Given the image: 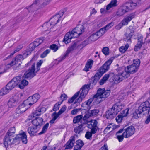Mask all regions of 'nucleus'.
Returning a JSON list of instances; mask_svg holds the SVG:
<instances>
[{"instance_id": "f257e3e1", "label": "nucleus", "mask_w": 150, "mask_h": 150, "mask_svg": "<svg viewBox=\"0 0 150 150\" xmlns=\"http://www.w3.org/2000/svg\"><path fill=\"white\" fill-rule=\"evenodd\" d=\"M110 90H105V88H98L96 94L93 96L92 98L89 99L87 101H85L84 103H83L82 106L83 107L84 106L86 105L89 107V109H90V106L91 103L94 99L101 98L102 100L100 101L104 100L105 98L108 97L110 95Z\"/></svg>"}, {"instance_id": "f03ea898", "label": "nucleus", "mask_w": 150, "mask_h": 150, "mask_svg": "<svg viewBox=\"0 0 150 150\" xmlns=\"http://www.w3.org/2000/svg\"><path fill=\"white\" fill-rule=\"evenodd\" d=\"M140 0H129L123 4L117 12V16H122L131 10L134 9L137 6V1Z\"/></svg>"}, {"instance_id": "7ed1b4c3", "label": "nucleus", "mask_w": 150, "mask_h": 150, "mask_svg": "<svg viewBox=\"0 0 150 150\" xmlns=\"http://www.w3.org/2000/svg\"><path fill=\"white\" fill-rule=\"evenodd\" d=\"M16 131L14 127H11L8 131L4 139V145L6 148L8 147V145H11L12 141L14 139V134Z\"/></svg>"}, {"instance_id": "20e7f679", "label": "nucleus", "mask_w": 150, "mask_h": 150, "mask_svg": "<svg viewBox=\"0 0 150 150\" xmlns=\"http://www.w3.org/2000/svg\"><path fill=\"white\" fill-rule=\"evenodd\" d=\"M118 74H114L115 79L117 81V83L122 81L124 79L128 77V74H127L126 67L124 66L119 67L115 69Z\"/></svg>"}, {"instance_id": "39448f33", "label": "nucleus", "mask_w": 150, "mask_h": 150, "mask_svg": "<svg viewBox=\"0 0 150 150\" xmlns=\"http://www.w3.org/2000/svg\"><path fill=\"white\" fill-rule=\"evenodd\" d=\"M146 107L144 102L141 104L138 109H136L133 113L132 117L135 119H138L141 117L140 115L142 113L144 115L146 114H148L149 112Z\"/></svg>"}, {"instance_id": "423d86ee", "label": "nucleus", "mask_w": 150, "mask_h": 150, "mask_svg": "<svg viewBox=\"0 0 150 150\" xmlns=\"http://www.w3.org/2000/svg\"><path fill=\"white\" fill-rule=\"evenodd\" d=\"M99 76L98 73H96L94 76H92L90 79L89 83L87 85H84L82 86L81 89H83L85 91L86 93H88V91L89 88H93V86L95 85L97 83V82L100 78Z\"/></svg>"}, {"instance_id": "0eeeda50", "label": "nucleus", "mask_w": 150, "mask_h": 150, "mask_svg": "<svg viewBox=\"0 0 150 150\" xmlns=\"http://www.w3.org/2000/svg\"><path fill=\"white\" fill-rule=\"evenodd\" d=\"M114 59V57H111L100 67L98 72L96 73L98 74L99 76L101 77L105 73L109 70L110 65Z\"/></svg>"}, {"instance_id": "6e6552de", "label": "nucleus", "mask_w": 150, "mask_h": 150, "mask_svg": "<svg viewBox=\"0 0 150 150\" xmlns=\"http://www.w3.org/2000/svg\"><path fill=\"white\" fill-rule=\"evenodd\" d=\"M26 132L21 130L19 134L16 135L12 141V144L18 143L20 140L24 144H26L27 143V136Z\"/></svg>"}, {"instance_id": "1a4fd4ad", "label": "nucleus", "mask_w": 150, "mask_h": 150, "mask_svg": "<svg viewBox=\"0 0 150 150\" xmlns=\"http://www.w3.org/2000/svg\"><path fill=\"white\" fill-rule=\"evenodd\" d=\"M40 95L38 93H35L32 96L29 97L28 99L23 103L25 106L29 105V107L36 103L40 98Z\"/></svg>"}, {"instance_id": "9d476101", "label": "nucleus", "mask_w": 150, "mask_h": 150, "mask_svg": "<svg viewBox=\"0 0 150 150\" xmlns=\"http://www.w3.org/2000/svg\"><path fill=\"white\" fill-rule=\"evenodd\" d=\"M67 10V8H65L64 9L60 10L58 13L57 14L53 16V18L55 19H57V20L56 22H54V23H53L52 21L51 22V23H49L48 22H46L43 24L42 26L45 27L46 26L47 27V26L49 25V24H50V25H55L56 24L59 22V21L60 20V18L63 16L64 13Z\"/></svg>"}, {"instance_id": "9b49d317", "label": "nucleus", "mask_w": 150, "mask_h": 150, "mask_svg": "<svg viewBox=\"0 0 150 150\" xmlns=\"http://www.w3.org/2000/svg\"><path fill=\"white\" fill-rule=\"evenodd\" d=\"M35 64H33L31 67L29 68L24 73L23 76L25 79H30L36 76V70L34 68Z\"/></svg>"}, {"instance_id": "f8f14e48", "label": "nucleus", "mask_w": 150, "mask_h": 150, "mask_svg": "<svg viewBox=\"0 0 150 150\" xmlns=\"http://www.w3.org/2000/svg\"><path fill=\"white\" fill-rule=\"evenodd\" d=\"M77 44L76 42L74 43L72 45L69 47L67 49L65 54L62 56H61L57 59L58 61L61 62L71 52L76 49Z\"/></svg>"}, {"instance_id": "ddd939ff", "label": "nucleus", "mask_w": 150, "mask_h": 150, "mask_svg": "<svg viewBox=\"0 0 150 150\" xmlns=\"http://www.w3.org/2000/svg\"><path fill=\"white\" fill-rule=\"evenodd\" d=\"M84 27L83 25H78L72 30L71 31L74 37L76 38L79 36L83 32Z\"/></svg>"}, {"instance_id": "4468645a", "label": "nucleus", "mask_w": 150, "mask_h": 150, "mask_svg": "<svg viewBox=\"0 0 150 150\" xmlns=\"http://www.w3.org/2000/svg\"><path fill=\"white\" fill-rule=\"evenodd\" d=\"M124 130L123 135H125V138H128L134 134L135 128L134 126H130L126 128H125Z\"/></svg>"}, {"instance_id": "2eb2a0df", "label": "nucleus", "mask_w": 150, "mask_h": 150, "mask_svg": "<svg viewBox=\"0 0 150 150\" xmlns=\"http://www.w3.org/2000/svg\"><path fill=\"white\" fill-rule=\"evenodd\" d=\"M31 122L34 126H35L38 129H40L44 124L45 122L43 121L42 118L36 117L31 121Z\"/></svg>"}, {"instance_id": "dca6fc26", "label": "nucleus", "mask_w": 150, "mask_h": 150, "mask_svg": "<svg viewBox=\"0 0 150 150\" xmlns=\"http://www.w3.org/2000/svg\"><path fill=\"white\" fill-rule=\"evenodd\" d=\"M109 77H110V83L115 84L117 83V81L115 79L114 73L109 72L108 74H105L102 78L106 81Z\"/></svg>"}, {"instance_id": "f3484780", "label": "nucleus", "mask_w": 150, "mask_h": 150, "mask_svg": "<svg viewBox=\"0 0 150 150\" xmlns=\"http://www.w3.org/2000/svg\"><path fill=\"white\" fill-rule=\"evenodd\" d=\"M99 112V110L98 109H94L91 110H88L86 112L83 119L84 121L86 120L90 117L96 115Z\"/></svg>"}, {"instance_id": "a211bd4d", "label": "nucleus", "mask_w": 150, "mask_h": 150, "mask_svg": "<svg viewBox=\"0 0 150 150\" xmlns=\"http://www.w3.org/2000/svg\"><path fill=\"white\" fill-rule=\"evenodd\" d=\"M75 136L77 137H78L77 134H76L70 137L69 139L66 143L65 145V149H71L73 147L75 143Z\"/></svg>"}, {"instance_id": "6ab92c4d", "label": "nucleus", "mask_w": 150, "mask_h": 150, "mask_svg": "<svg viewBox=\"0 0 150 150\" xmlns=\"http://www.w3.org/2000/svg\"><path fill=\"white\" fill-rule=\"evenodd\" d=\"M25 106L23 103L20 104L16 109L14 115H16V116L18 117L25 112L27 109L26 108H25Z\"/></svg>"}, {"instance_id": "aec40b11", "label": "nucleus", "mask_w": 150, "mask_h": 150, "mask_svg": "<svg viewBox=\"0 0 150 150\" xmlns=\"http://www.w3.org/2000/svg\"><path fill=\"white\" fill-rule=\"evenodd\" d=\"M125 106V104L121 102V100L120 99L118 102H116L112 106V108L117 114Z\"/></svg>"}, {"instance_id": "412c9836", "label": "nucleus", "mask_w": 150, "mask_h": 150, "mask_svg": "<svg viewBox=\"0 0 150 150\" xmlns=\"http://www.w3.org/2000/svg\"><path fill=\"white\" fill-rule=\"evenodd\" d=\"M117 114V112L112 108L106 111L105 117L107 119H111L114 118Z\"/></svg>"}, {"instance_id": "4be33fe9", "label": "nucleus", "mask_w": 150, "mask_h": 150, "mask_svg": "<svg viewBox=\"0 0 150 150\" xmlns=\"http://www.w3.org/2000/svg\"><path fill=\"white\" fill-rule=\"evenodd\" d=\"M71 31H69L65 34L63 39V42L66 44L69 43L72 38H75Z\"/></svg>"}, {"instance_id": "5701e85b", "label": "nucleus", "mask_w": 150, "mask_h": 150, "mask_svg": "<svg viewBox=\"0 0 150 150\" xmlns=\"http://www.w3.org/2000/svg\"><path fill=\"white\" fill-rule=\"evenodd\" d=\"M46 110L45 108L39 107L36 109V110L33 112V117L35 116H38L44 113Z\"/></svg>"}, {"instance_id": "b1692460", "label": "nucleus", "mask_w": 150, "mask_h": 150, "mask_svg": "<svg viewBox=\"0 0 150 150\" xmlns=\"http://www.w3.org/2000/svg\"><path fill=\"white\" fill-rule=\"evenodd\" d=\"M51 0H35L32 4L30 6L31 7L33 5L37 4L38 2L40 3V6L41 7H43L48 5Z\"/></svg>"}, {"instance_id": "393cba45", "label": "nucleus", "mask_w": 150, "mask_h": 150, "mask_svg": "<svg viewBox=\"0 0 150 150\" xmlns=\"http://www.w3.org/2000/svg\"><path fill=\"white\" fill-rule=\"evenodd\" d=\"M127 74H128V77L130 74H134L136 73L138 69L135 67L132 64L127 66L126 67Z\"/></svg>"}, {"instance_id": "a878e982", "label": "nucleus", "mask_w": 150, "mask_h": 150, "mask_svg": "<svg viewBox=\"0 0 150 150\" xmlns=\"http://www.w3.org/2000/svg\"><path fill=\"white\" fill-rule=\"evenodd\" d=\"M79 126L76 127L74 129V131L76 134H80L82 132L83 129L85 127L84 126L86 125V122H83L81 124H79Z\"/></svg>"}, {"instance_id": "bb28decb", "label": "nucleus", "mask_w": 150, "mask_h": 150, "mask_svg": "<svg viewBox=\"0 0 150 150\" xmlns=\"http://www.w3.org/2000/svg\"><path fill=\"white\" fill-rule=\"evenodd\" d=\"M84 121V122H86V125H87L86 126L88 128H91L93 127H97V126L98 122L96 120H91L90 121L88 122H87V120Z\"/></svg>"}, {"instance_id": "cd10ccee", "label": "nucleus", "mask_w": 150, "mask_h": 150, "mask_svg": "<svg viewBox=\"0 0 150 150\" xmlns=\"http://www.w3.org/2000/svg\"><path fill=\"white\" fill-rule=\"evenodd\" d=\"M81 91V92L80 96L79 98L76 99L75 102H74V104H75L77 103H80L81 102L83 99L88 93H86L85 91L83 89H81V88L80 89V91Z\"/></svg>"}, {"instance_id": "c85d7f7f", "label": "nucleus", "mask_w": 150, "mask_h": 150, "mask_svg": "<svg viewBox=\"0 0 150 150\" xmlns=\"http://www.w3.org/2000/svg\"><path fill=\"white\" fill-rule=\"evenodd\" d=\"M76 145L74 146V150H81L84 145L83 142L81 139H78L76 142Z\"/></svg>"}, {"instance_id": "c756f323", "label": "nucleus", "mask_w": 150, "mask_h": 150, "mask_svg": "<svg viewBox=\"0 0 150 150\" xmlns=\"http://www.w3.org/2000/svg\"><path fill=\"white\" fill-rule=\"evenodd\" d=\"M18 103V100L14 98H11L8 103V105L9 108H13L16 106Z\"/></svg>"}, {"instance_id": "7c9ffc66", "label": "nucleus", "mask_w": 150, "mask_h": 150, "mask_svg": "<svg viewBox=\"0 0 150 150\" xmlns=\"http://www.w3.org/2000/svg\"><path fill=\"white\" fill-rule=\"evenodd\" d=\"M38 129L35 126L30 127L28 128L27 131L30 136H33L37 132L36 130Z\"/></svg>"}, {"instance_id": "2f4dec72", "label": "nucleus", "mask_w": 150, "mask_h": 150, "mask_svg": "<svg viewBox=\"0 0 150 150\" xmlns=\"http://www.w3.org/2000/svg\"><path fill=\"white\" fill-rule=\"evenodd\" d=\"M93 63V60L90 59L88 60L86 64L84 70L86 71H88L89 70V68H91Z\"/></svg>"}, {"instance_id": "473e14b6", "label": "nucleus", "mask_w": 150, "mask_h": 150, "mask_svg": "<svg viewBox=\"0 0 150 150\" xmlns=\"http://www.w3.org/2000/svg\"><path fill=\"white\" fill-rule=\"evenodd\" d=\"M83 116L81 115H77L74 117L73 120V122L74 124L80 123V124L83 123L82 120H83Z\"/></svg>"}, {"instance_id": "72a5a7b5", "label": "nucleus", "mask_w": 150, "mask_h": 150, "mask_svg": "<svg viewBox=\"0 0 150 150\" xmlns=\"http://www.w3.org/2000/svg\"><path fill=\"white\" fill-rule=\"evenodd\" d=\"M28 82L25 79H23L21 82V83L18 85V87L21 89H23L25 86L28 84Z\"/></svg>"}, {"instance_id": "f704fd0d", "label": "nucleus", "mask_w": 150, "mask_h": 150, "mask_svg": "<svg viewBox=\"0 0 150 150\" xmlns=\"http://www.w3.org/2000/svg\"><path fill=\"white\" fill-rule=\"evenodd\" d=\"M6 86L8 88L10 91L12 90L17 85L15 84L13 81L11 80L6 85Z\"/></svg>"}, {"instance_id": "c9c22d12", "label": "nucleus", "mask_w": 150, "mask_h": 150, "mask_svg": "<svg viewBox=\"0 0 150 150\" xmlns=\"http://www.w3.org/2000/svg\"><path fill=\"white\" fill-rule=\"evenodd\" d=\"M80 91L77 92L72 97L68 100V103H72L76 98L78 96L80 93Z\"/></svg>"}, {"instance_id": "e433bc0d", "label": "nucleus", "mask_w": 150, "mask_h": 150, "mask_svg": "<svg viewBox=\"0 0 150 150\" xmlns=\"http://www.w3.org/2000/svg\"><path fill=\"white\" fill-rule=\"evenodd\" d=\"M125 39H126L125 41H126L127 42L131 43L132 42L131 38L133 36V35L131 34L130 33H129L127 32L125 34Z\"/></svg>"}, {"instance_id": "4c0bfd02", "label": "nucleus", "mask_w": 150, "mask_h": 150, "mask_svg": "<svg viewBox=\"0 0 150 150\" xmlns=\"http://www.w3.org/2000/svg\"><path fill=\"white\" fill-rule=\"evenodd\" d=\"M16 85H18L21 81V76H18L13 78L12 80Z\"/></svg>"}, {"instance_id": "58836bf2", "label": "nucleus", "mask_w": 150, "mask_h": 150, "mask_svg": "<svg viewBox=\"0 0 150 150\" xmlns=\"http://www.w3.org/2000/svg\"><path fill=\"white\" fill-rule=\"evenodd\" d=\"M140 63V61L138 59H134L133 61V64H132L135 67L139 69Z\"/></svg>"}, {"instance_id": "ea45409f", "label": "nucleus", "mask_w": 150, "mask_h": 150, "mask_svg": "<svg viewBox=\"0 0 150 150\" xmlns=\"http://www.w3.org/2000/svg\"><path fill=\"white\" fill-rule=\"evenodd\" d=\"M9 90L6 86L5 87L3 88L0 91V96L6 95L9 92Z\"/></svg>"}, {"instance_id": "a19ab883", "label": "nucleus", "mask_w": 150, "mask_h": 150, "mask_svg": "<svg viewBox=\"0 0 150 150\" xmlns=\"http://www.w3.org/2000/svg\"><path fill=\"white\" fill-rule=\"evenodd\" d=\"M9 66L6 67L4 65H1L0 66V74H2L6 71L7 68H9Z\"/></svg>"}, {"instance_id": "79ce46f5", "label": "nucleus", "mask_w": 150, "mask_h": 150, "mask_svg": "<svg viewBox=\"0 0 150 150\" xmlns=\"http://www.w3.org/2000/svg\"><path fill=\"white\" fill-rule=\"evenodd\" d=\"M49 125L48 123H47L43 126L42 130L41 131L38 133L39 135H41L45 133Z\"/></svg>"}, {"instance_id": "37998d69", "label": "nucleus", "mask_w": 150, "mask_h": 150, "mask_svg": "<svg viewBox=\"0 0 150 150\" xmlns=\"http://www.w3.org/2000/svg\"><path fill=\"white\" fill-rule=\"evenodd\" d=\"M24 58L23 57L22 55H19L17 56L14 59L16 60V61L18 62L19 63V64L21 65L22 63L21 61L23 60Z\"/></svg>"}, {"instance_id": "c03bdc74", "label": "nucleus", "mask_w": 150, "mask_h": 150, "mask_svg": "<svg viewBox=\"0 0 150 150\" xmlns=\"http://www.w3.org/2000/svg\"><path fill=\"white\" fill-rule=\"evenodd\" d=\"M135 16V14L134 13H132L129 14V16L124 18L128 23Z\"/></svg>"}, {"instance_id": "a18cd8bd", "label": "nucleus", "mask_w": 150, "mask_h": 150, "mask_svg": "<svg viewBox=\"0 0 150 150\" xmlns=\"http://www.w3.org/2000/svg\"><path fill=\"white\" fill-rule=\"evenodd\" d=\"M143 42H137V43L135 46L134 50L135 51H138L141 47L142 45L143 44Z\"/></svg>"}, {"instance_id": "49530a36", "label": "nucleus", "mask_w": 150, "mask_h": 150, "mask_svg": "<svg viewBox=\"0 0 150 150\" xmlns=\"http://www.w3.org/2000/svg\"><path fill=\"white\" fill-rule=\"evenodd\" d=\"M37 46V45L34 43L33 42L30 44L29 46V51L32 52L33 51L35 48Z\"/></svg>"}, {"instance_id": "de8ad7c7", "label": "nucleus", "mask_w": 150, "mask_h": 150, "mask_svg": "<svg viewBox=\"0 0 150 150\" xmlns=\"http://www.w3.org/2000/svg\"><path fill=\"white\" fill-rule=\"evenodd\" d=\"M62 104V103H61L60 100H59L53 106L52 110L55 112L58 110L60 107V105Z\"/></svg>"}, {"instance_id": "09e8293b", "label": "nucleus", "mask_w": 150, "mask_h": 150, "mask_svg": "<svg viewBox=\"0 0 150 150\" xmlns=\"http://www.w3.org/2000/svg\"><path fill=\"white\" fill-rule=\"evenodd\" d=\"M43 63V61L42 60H39V62L37 63L36 68L35 69L36 72H38L40 69V67Z\"/></svg>"}, {"instance_id": "8fccbe9b", "label": "nucleus", "mask_w": 150, "mask_h": 150, "mask_svg": "<svg viewBox=\"0 0 150 150\" xmlns=\"http://www.w3.org/2000/svg\"><path fill=\"white\" fill-rule=\"evenodd\" d=\"M50 52V49H47L40 55V57L43 58L45 57Z\"/></svg>"}, {"instance_id": "3c124183", "label": "nucleus", "mask_w": 150, "mask_h": 150, "mask_svg": "<svg viewBox=\"0 0 150 150\" xmlns=\"http://www.w3.org/2000/svg\"><path fill=\"white\" fill-rule=\"evenodd\" d=\"M15 65L16 67L19 66L20 65L19 64V63H18V62L16 61V60H15L13 59L11 61L10 63L8 64L7 65V66H9L10 67L11 66H12Z\"/></svg>"}, {"instance_id": "603ef678", "label": "nucleus", "mask_w": 150, "mask_h": 150, "mask_svg": "<svg viewBox=\"0 0 150 150\" xmlns=\"http://www.w3.org/2000/svg\"><path fill=\"white\" fill-rule=\"evenodd\" d=\"M109 49L108 47H103L102 50V52L105 55H108L109 54Z\"/></svg>"}, {"instance_id": "864d4df0", "label": "nucleus", "mask_w": 150, "mask_h": 150, "mask_svg": "<svg viewBox=\"0 0 150 150\" xmlns=\"http://www.w3.org/2000/svg\"><path fill=\"white\" fill-rule=\"evenodd\" d=\"M32 58L29 62L27 63L25 65V67L28 68L29 67H30L33 64H35L34 65V68H35V62H33Z\"/></svg>"}, {"instance_id": "5fc2aeb1", "label": "nucleus", "mask_w": 150, "mask_h": 150, "mask_svg": "<svg viewBox=\"0 0 150 150\" xmlns=\"http://www.w3.org/2000/svg\"><path fill=\"white\" fill-rule=\"evenodd\" d=\"M50 48L53 50V52L56 51L58 49V47L55 44H53L50 46Z\"/></svg>"}, {"instance_id": "6e6d98bb", "label": "nucleus", "mask_w": 150, "mask_h": 150, "mask_svg": "<svg viewBox=\"0 0 150 150\" xmlns=\"http://www.w3.org/2000/svg\"><path fill=\"white\" fill-rule=\"evenodd\" d=\"M60 98L61 99V101H60V102H61V103H62V102L64 101L67 100V96L64 93L62 94L61 95Z\"/></svg>"}, {"instance_id": "4d7b16f0", "label": "nucleus", "mask_w": 150, "mask_h": 150, "mask_svg": "<svg viewBox=\"0 0 150 150\" xmlns=\"http://www.w3.org/2000/svg\"><path fill=\"white\" fill-rule=\"evenodd\" d=\"M129 109L128 108L125 109L122 111L121 113L122 115H121L124 117L127 116L129 114Z\"/></svg>"}, {"instance_id": "13d9d810", "label": "nucleus", "mask_w": 150, "mask_h": 150, "mask_svg": "<svg viewBox=\"0 0 150 150\" xmlns=\"http://www.w3.org/2000/svg\"><path fill=\"white\" fill-rule=\"evenodd\" d=\"M103 35L101 33V32L99 30L97 32H96L95 33H93L92 36H91L90 37L92 38V37H94L95 36H98L99 37L102 36Z\"/></svg>"}, {"instance_id": "bf43d9fd", "label": "nucleus", "mask_w": 150, "mask_h": 150, "mask_svg": "<svg viewBox=\"0 0 150 150\" xmlns=\"http://www.w3.org/2000/svg\"><path fill=\"white\" fill-rule=\"evenodd\" d=\"M144 102L149 114L150 112V99L149 101H146Z\"/></svg>"}, {"instance_id": "052dcab7", "label": "nucleus", "mask_w": 150, "mask_h": 150, "mask_svg": "<svg viewBox=\"0 0 150 150\" xmlns=\"http://www.w3.org/2000/svg\"><path fill=\"white\" fill-rule=\"evenodd\" d=\"M114 25V23L113 22H111L106 25L104 27L107 31L111 28Z\"/></svg>"}, {"instance_id": "680f3d73", "label": "nucleus", "mask_w": 150, "mask_h": 150, "mask_svg": "<svg viewBox=\"0 0 150 150\" xmlns=\"http://www.w3.org/2000/svg\"><path fill=\"white\" fill-rule=\"evenodd\" d=\"M127 32L129 33H130L133 35L134 32V28L132 26H130L129 27Z\"/></svg>"}, {"instance_id": "e2e57ef3", "label": "nucleus", "mask_w": 150, "mask_h": 150, "mask_svg": "<svg viewBox=\"0 0 150 150\" xmlns=\"http://www.w3.org/2000/svg\"><path fill=\"white\" fill-rule=\"evenodd\" d=\"M124 117L121 115H119L116 118V121L119 123L121 122Z\"/></svg>"}, {"instance_id": "0e129e2a", "label": "nucleus", "mask_w": 150, "mask_h": 150, "mask_svg": "<svg viewBox=\"0 0 150 150\" xmlns=\"http://www.w3.org/2000/svg\"><path fill=\"white\" fill-rule=\"evenodd\" d=\"M92 134H93L90 132H87L85 135V137L86 139H89L91 137Z\"/></svg>"}, {"instance_id": "69168bd1", "label": "nucleus", "mask_w": 150, "mask_h": 150, "mask_svg": "<svg viewBox=\"0 0 150 150\" xmlns=\"http://www.w3.org/2000/svg\"><path fill=\"white\" fill-rule=\"evenodd\" d=\"M117 138L120 142H121L123 141L124 138L125 137V135H123V133L122 135H117Z\"/></svg>"}, {"instance_id": "338daca9", "label": "nucleus", "mask_w": 150, "mask_h": 150, "mask_svg": "<svg viewBox=\"0 0 150 150\" xmlns=\"http://www.w3.org/2000/svg\"><path fill=\"white\" fill-rule=\"evenodd\" d=\"M66 108L67 107L66 106L64 105L58 112L59 113L61 114L65 111L66 109Z\"/></svg>"}, {"instance_id": "774afa93", "label": "nucleus", "mask_w": 150, "mask_h": 150, "mask_svg": "<svg viewBox=\"0 0 150 150\" xmlns=\"http://www.w3.org/2000/svg\"><path fill=\"white\" fill-rule=\"evenodd\" d=\"M61 115L60 113H59L58 112L57 113L56 112L53 113L52 115L53 116V118L55 120L58 117Z\"/></svg>"}]
</instances>
